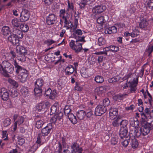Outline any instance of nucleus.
<instances>
[{
	"instance_id": "f257e3e1",
	"label": "nucleus",
	"mask_w": 153,
	"mask_h": 153,
	"mask_svg": "<svg viewBox=\"0 0 153 153\" xmlns=\"http://www.w3.org/2000/svg\"><path fill=\"white\" fill-rule=\"evenodd\" d=\"M2 66L3 75L6 77H9L10 75L8 74H11L14 71L13 66L8 61H4L2 62Z\"/></svg>"
},
{
	"instance_id": "f03ea898",
	"label": "nucleus",
	"mask_w": 153,
	"mask_h": 153,
	"mask_svg": "<svg viewBox=\"0 0 153 153\" xmlns=\"http://www.w3.org/2000/svg\"><path fill=\"white\" fill-rule=\"evenodd\" d=\"M153 121L151 123L146 122L145 123H142L141 128L142 135L145 136L150 132L151 130L153 128Z\"/></svg>"
},
{
	"instance_id": "7ed1b4c3",
	"label": "nucleus",
	"mask_w": 153,
	"mask_h": 153,
	"mask_svg": "<svg viewBox=\"0 0 153 153\" xmlns=\"http://www.w3.org/2000/svg\"><path fill=\"white\" fill-rule=\"evenodd\" d=\"M44 83V81L42 79L39 78L37 79L35 83V88L34 89V94L36 95H39L42 93V88Z\"/></svg>"
},
{
	"instance_id": "20e7f679",
	"label": "nucleus",
	"mask_w": 153,
	"mask_h": 153,
	"mask_svg": "<svg viewBox=\"0 0 153 153\" xmlns=\"http://www.w3.org/2000/svg\"><path fill=\"white\" fill-rule=\"evenodd\" d=\"M106 111V107L104 105H98L95 108V114L96 116H100Z\"/></svg>"
},
{
	"instance_id": "39448f33",
	"label": "nucleus",
	"mask_w": 153,
	"mask_h": 153,
	"mask_svg": "<svg viewBox=\"0 0 153 153\" xmlns=\"http://www.w3.org/2000/svg\"><path fill=\"white\" fill-rule=\"evenodd\" d=\"M18 75V78L20 82L24 83L26 81L27 78L28 76V73L25 69L20 72Z\"/></svg>"
},
{
	"instance_id": "423d86ee",
	"label": "nucleus",
	"mask_w": 153,
	"mask_h": 153,
	"mask_svg": "<svg viewBox=\"0 0 153 153\" xmlns=\"http://www.w3.org/2000/svg\"><path fill=\"white\" fill-rule=\"evenodd\" d=\"M106 9V7L105 5L101 4L93 7L92 9V12L96 14H98L103 12Z\"/></svg>"
},
{
	"instance_id": "0eeeda50",
	"label": "nucleus",
	"mask_w": 153,
	"mask_h": 153,
	"mask_svg": "<svg viewBox=\"0 0 153 153\" xmlns=\"http://www.w3.org/2000/svg\"><path fill=\"white\" fill-rule=\"evenodd\" d=\"M63 116V114L61 111H58L54 115L53 117H52L50 121L52 123L55 124L56 121H60L62 118Z\"/></svg>"
},
{
	"instance_id": "6e6552de",
	"label": "nucleus",
	"mask_w": 153,
	"mask_h": 153,
	"mask_svg": "<svg viewBox=\"0 0 153 153\" xmlns=\"http://www.w3.org/2000/svg\"><path fill=\"white\" fill-rule=\"evenodd\" d=\"M29 13L28 11L26 9L23 10L20 16V20L21 22H23L27 21L29 19Z\"/></svg>"
},
{
	"instance_id": "1a4fd4ad",
	"label": "nucleus",
	"mask_w": 153,
	"mask_h": 153,
	"mask_svg": "<svg viewBox=\"0 0 153 153\" xmlns=\"http://www.w3.org/2000/svg\"><path fill=\"white\" fill-rule=\"evenodd\" d=\"M46 23L48 25L54 24L57 22L56 16L53 14H50L46 18Z\"/></svg>"
},
{
	"instance_id": "9d476101",
	"label": "nucleus",
	"mask_w": 153,
	"mask_h": 153,
	"mask_svg": "<svg viewBox=\"0 0 153 153\" xmlns=\"http://www.w3.org/2000/svg\"><path fill=\"white\" fill-rule=\"evenodd\" d=\"M9 94L5 88H2L0 89V97L4 100H8Z\"/></svg>"
},
{
	"instance_id": "9b49d317",
	"label": "nucleus",
	"mask_w": 153,
	"mask_h": 153,
	"mask_svg": "<svg viewBox=\"0 0 153 153\" xmlns=\"http://www.w3.org/2000/svg\"><path fill=\"white\" fill-rule=\"evenodd\" d=\"M7 39L13 45H18L19 40L17 37L13 34H11Z\"/></svg>"
},
{
	"instance_id": "f8f14e48",
	"label": "nucleus",
	"mask_w": 153,
	"mask_h": 153,
	"mask_svg": "<svg viewBox=\"0 0 153 153\" xmlns=\"http://www.w3.org/2000/svg\"><path fill=\"white\" fill-rule=\"evenodd\" d=\"M52 128V123H49L47 126L43 128L41 130L42 134L45 136H47L50 132Z\"/></svg>"
},
{
	"instance_id": "ddd939ff",
	"label": "nucleus",
	"mask_w": 153,
	"mask_h": 153,
	"mask_svg": "<svg viewBox=\"0 0 153 153\" xmlns=\"http://www.w3.org/2000/svg\"><path fill=\"white\" fill-rule=\"evenodd\" d=\"M45 136L43 134L39 133L38 134L37 140L36 143L39 144L37 146H39L45 143L46 141V139L45 138Z\"/></svg>"
},
{
	"instance_id": "4468645a",
	"label": "nucleus",
	"mask_w": 153,
	"mask_h": 153,
	"mask_svg": "<svg viewBox=\"0 0 153 153\" xmlns=\"http://www.w3.org/2000/svg\"><path fill=\"white\" fill-rule=\"evenodd\" d=\"M109 114L110 119L111 120H114L118 115V110L116 108H111L109 110Z\"/></svg>"
},
{
	"instance_id": "2eb2a0df",
	"label": "nucleus",
	"mask_w": 153,
	"mask_h": 153,
	"mask_svg": "<svg viewBox=\"0 0 153 153\" xmlns=\"http://www.w3.org/2000/svg\"><path fill=\"white\" fill-rule=\"evenodd\" d=\"M119 135L121 139L128 138V128H120L119 131Z\"/></svg>"
},
{
	"instance_id": "dca6fc26",
	"label": "nucleus",
	"mask_w": 153,
	"mask_h": 153,
	"mask_svg": "<svg viewBox=\"0 0 153 153\" xmlns=\"http://www.w3.org/2000/svg\"><path fill=\"white\" fill-rule=\"evenodd\" d=\"M12 33L18 38L22 39L23 37V34L22 31L16 27L13 28Z\"/></svg>"
},
{
	"instance_id": "f3484780",
	"label": "nucleus",
	"mask_w": 153,
	"mask_h": 153,
	"mask_svg": "<svg viewBox=\"0 0 153 153\" xmlns=\"http://www.w3.org/2000/svg\"><path fill=\"white\" fill-rule=\"evenodd\" d=\"M130 133L132 135L133 137H136L137 138L140 137L141 135H142V132L141 128L139 129V128H135L134 130L131 131Z\"/></svg>"
},
{
	"instance_id": "a211bd4d",
	"label": "nucleus",
	"mask_w": 153,
	"mask_h": 153,
	"mask_svg": "<svg viewBox=\"0 0 153 153\" xmlns=\"http://www.w3.org/2000/svg\"><path fill=\"white\" fill-rule=\"evenodd\" d=\"M12 64L14 65V69L16 74H18L19 73L25 68L19 65V64L16 61H14Z\"/></svg>"
},
{
	"instance_id": "6ab92c4d",
	"label": "nucleus",
	"mask_w": 153,
	"mask_h": 153,
	"mask_svg": "<svg viewBox=\"0 0 153 153\" xmlns=\"http://www.w3.org/2000/svg\"><path fill=\"white\" fill-rule=\"evenodd\" d=\"M117 32V28L114 26H112L108 28H105L104 32L105 34H111L115 33Z\"/></svg>"
},
{
	"instance_id": "aec40b11",
	"label": "nucleus",
	"mask_w": 153,
	"mask_h": 153,
	"mask_svg": "<svg viewBox=\"0 0 153 153\" xmlns=\"http://www.w3.org/2000/svg\"><path fill=\"white\" fill-rule=\"evenodd\" d=\"M74 71V68L73 66L71 65L68 66L65 69V74L67 75H69L72 74Z\"/></svg>"
},
{
	"instance_id": "412c9836",
	"label": "nucleus",
	"mask_w": 153,
	"mask_h": 153,
	"mask_svg": "<svg viewBox=\"0 0 153 153\" xmlns=\"http://www.w3.org/2000/svg\"><path fill=\"white\" fill-rule=\"evenodd\" d=\"M107 87L104 85L97 87L95 90V92L98 94H100L104 92L105 91Z\"/></svg>"
},
{
	"instance_id": "4be33fe9",
	"label": "nucleus",
	"mask_w": 153,
	"mask_h": 153,
	"mask_svg": "<svg viewBox=\"0 0 153 153\" xmlns=\"http://www.w3.org/2000/svg\"><path fill=\"white\" fill-rule=\"evenodd\" d=\"M16 53H20L26 55L27 53V51L26 49L23 46H18L17 45L16 48Z\"/></svg>"
},
{
	"instance_id": "5701e85b",
	"label": "nucleus",
	"mask_w": 153,
	"mask_h": 153,
	"mask_svg": "<svg viewBox=\"0 0 153 153\" xmlns=\"http://www.w3.org/2000/svg\"><path fill=\"white\" fill-rule=\"evenodd\" d=\"M69 45L71 48L73 50H74L75 52L77 53H78L80 52L81 50L82 49V47H81V46L80 47H79L78 49H76L75 48L76 47L75 46L76 45V44H75V41L73 40H71V42L69 43Z\"/></svg>"
},
{
	"instance_id": "b1692460",
	"label": "nucleus",
	"mask_w": 153,
	"mask_h": 153,
	"mask_svg": "<svg viewBox=\"0 0 153 153\" xmlns=\"http://www.w3.org/2000/svg\"><path fill=\"white\" fill-rule=\"evenodd\" d=\"M71 147L72 149L73 152H74L75 150L79 153H82V150L81 148H79L78 145L76 143H74L71 146Z\"/></svg>"
},
{
	"instance_id": "393cba45",
	"label": "nucleus",
	"mask_w": 153,
	"mask_h": 153,
	"mask_svg": "<svg viewBox=\"0 0 153 153\" xmlns=\"http://www.w3.org/2000/svg\"><path fill=\"white\" fill-rule=\"evenodd\" d=\"M130 142L131 147L133 148L137 147L138 145L137 140L134 137L130 138Z\"/></svg>"
},
{
	"instance_id": "a878e982",
	"label": "nucleus",
	"mask_w": 153,
	"mask_h": 153,
	"mask_svg": "<svg viewBox=\"0 0 153 153\" xmlns=\"http://www.w3.org/2000/svg\"><path fill=\"white\" fill-rule=\"evenodd\" d=\"M76 115L79 119L83 120L86 115V112L84 111L80 110L77 112Z\"/></svg>"
},
{
	"instance_id": "bb28decb",
	"label": "nucleus",
	"mask_w": 153,
	"mask_h": 153,
	"mask_svg": "<svg viewBox=\"0 0 153 153\" xmlns=\"http://www.w3.org/2000/svg\"><path fill=\"white\" fill-rule=\"evenodd\" d=\"M67 116L71 122L73 124H75L77 123V119H76V117L72 113L69 114Z\"/></svg>"
},
{
	"instance_id": "cd10ccee",
	"label": "nucleus",
	"mask_w": 153,
	"mask_h": 153,
	"mask_svg": "<svg viewBox=\"0 0 153 153\" xmlns=\"http://www.w3.org/2000/svg\"><path fill=\"white\" fill-rule=\"evenodd\" d=\"M128 95V94H119L117 95H115L114 97V99L116 100H122L126 97Z\"/></svg>"
},
{
	"instance_id": "c85d7f7f",
	"label": "nucleus",
	"mask_w": 153,
	"mask_h": 153,
	"mask_svg": "<svg viewBox=\"0 0 153 153\" xmlns=\"http://www.w3.org/2000/svg\"><path fill=\"white\" fill-rule=\"evenodd\" d=\"M1 32L2 34L6 36L8 35L9 34H11L10 31L9 30V28L7 26H4L2 29Z\"/></svg>"
},
{
	"instance_id": "c756f323",
	"label": "nucleus",
	"mask_w": 153,
	"mask_h": 153,
	"mask_svg": "<svg viewBox=\"0 0 153 153\" xmlns=\"http://www.w3.org/2000/svg\"><path fill=\"white\" fill-rule=\"evenodd\" d=\"M148 24V22L145 19H141L140 22L139 26L141 28H145Z\"/></svg>"
},
{
	"instance_id": "7c9ffc66",
	"label": "nucleus",
	"mask_w": 153,
	"mask_h": 153,
	"mask_svg": "<svg viewBox=\"0 0 153 153\" xmlns=\"http://www.w3.org/2000/svg\"><path fill=\"white\" fill-rule=\"evenodd\" d=\"M17 53V59L22 62H24L25 61L26 57L25 56V54H24L20 53Z\"/></svg>"
},
{
	"instance_id": "2f4dec72",
	"label": "nucleus",
	"mask_w": 153,
	"mask_h": 153,
	"mask_svg": "<svg viewBox=\"0 0 153 153\" xmlns=\"http://www.w3.org/2000/svg\"><path fill=\"white\" fill-rule=\"evenodd\" d=\"M130 137L128 139L127 138L121 139L120 140L122 145L124 147H127L130 142Z\"/></svg>"
},
{
	"instance_id": "473e14b6",
	"label": "nucleus",
	"mask_w": 153,
	"mask_h": 153,
	"mask_svg": "<svg viewBox=\"0 0 153 153\" xmlns=\"http://www.w3.org/2000/svg\"><path fill=\"white\" fill-rule=\"evenodd\" d=\"M12 25L13 27H18L21 25L20 22L17 19H13L11 21Z\"/></svg>"
},
{
	"instance_id": "72a5a7b5",
	"label": "nucleus",
	"mask_w": 153,
	"mask_h": 153,
	"mask_svg": "<svg viewBox=\"0 0 153 153\" xmlns=\"http://www.w3.org/2000/svg\"><path fill=\"white\" fill-rule=\"evenodd\" d=\"M94 81L97 83H102L104 81L103 77L100 75L96 76L94 78Z\"/></svg>"
},
{
	"instance_id": "f704fd0d",
	"label": "nucleus",
	"mask_w": 153,
	"mask_h": 153,
	"mask_svg": "<svg viewBox=\"0 0 153 153\" xmlns=\"http://www.w3.org/2000/svg\"><path fill=\"white\" fill-rule=\"evenodd\" d=\"M46 107V104L40 103L36 107V109L38 111H44Z\"/></svg>"
},
{
	"instance_id": "c9c22d12",
	"label": "nucleus",
	"mask_w": 153,
	"mask_h": 153,
	"mask_svg": "<svg viewBox=\"0 0 153 153\" xmlns=\"http://www.w3.org/2000/svg\"><path fill=\"white\" fill-rule=\"evenodd\" d=\"M19 27L21 30L24 32H27L29 30V27L26 24H21Z\"/></svg>"
},
{
	"instance_id": "e433bc0d",
	"label": "nucleus",
	"mask_w": 153,
	"mask_h": 153,
	"mask_svg": "<svg viewBox=\"0 0 153 153\" xmlns=\"http://www.w3.org/2000/svg\"><path fill=\"white\" fill-rule=\"evenodd\" d=\"M128 124V121L126 120H123L120 122V128H128L127 126Z\"/></svg>"
},
{
	"instance_id": "4c0bfd02",
	"label": "nucleus",
	"mask_w": 153,
	"mask_h": 153,
	"mask_svg": "<svg viewBox=\"0 0 153 153\" xmlns=\"http://www.w3.org/2000/svg\"><path fill=\"white\" fill-rule=\"evenodd\" d=\"M136 120L133 119L130 123L132 126L134 127L135 128H138L139 124V121L136 119Z\"/></svg>"
},
{
	"instance_id": "58836bf2",
	"label": "nucleus",
	"mask_w": 153,
	"mask_h": 153,
	"mask_svg": "<svg viewBox=\"0 0 153 153\" xmlns=\"http://www.w3.org/2000/svg\"><path fill=\"white\" fill-rule=\"evenodd\" d=\"M65 14H66L67 15H68V12H66L65 9H61L59 10V16L60 17L64 18L66 16L65 15Z\"/></svg>"
},
{
	"instance_id": "ea45409f",
	"label": "nucleus",
	"mask_w": 153,
	"mask_h": 153,
	"mask_svg": "<svg viewBox=\"0 0 153 153\" xmlns=\"http://www.w3.org/2000/svg\"><path fill=\"white\" fill-rule=\"evenodd\" d=\"M120 79V77L118 76H115L108 79V82L110 83L115 82L119 81Z\"/></svg>"
},
{
	"instance_id": "a19ab883",
	"label": "nucleus",
	"mask_w": 153,
	"mask_h": 153,
	"mask_svg": "<svg viewBox=\"0 0 153 153\" xmlns=\"http://www.w3.org/2000/svg\"><path fill=\"white\" fill-rule=\"evenodd\" d=\"M120 118L119 117H118L116 119L114 120L112 122V125L114 127H118L120 125Z\"/></svg>"
},
{
	"instance_id": "79ce46f5",
	"label": "nucleus",
	"mask_w": 153,
	"mask_h": 153,
	"mask_svg": "<svg viewBox=\"0 0 153 153\" xmlns=\"http://www.w3.org/2000/svg\"><path fill=\"white\" fill-rule=\"evenodd\" d=\"M106 41L105 39L103 37H100L98 40V43L99 46H101L105 45L106 43Z\"/></svg>"
},
{
	"instance_id": "37998d69",
	"label": "nucleus",
	"mask_w": 153,
	"mask_h": 153,
	"mask_svg": "<svg viewBox=\"0 0 153 153\" xmlns=\"http://www.w3.org/2000/svg\"><path fill=\"white\" fill-rule=\"evenodd\" d=\"M129 87H130V88L129 90V92L128 93V94H131L134 92L137 89L136 85L130 83Z\"/></svg>"
},
{
	"instance_id": "c03bdc74",
	"label": "nucleus",
	"mask_w": 153,
	"mask_h": 153,
	"mask_svg": "<svg viewBox=\"0 0 153 153\" xmlns=\"http://www.w3.org/2000/svg\"><path fill=\"white\" fill-rule=\"evenodd\" d=\"M76 36H75V38L76 39V40L75 42L77 44L79 43H81L80 42H85V41L84 39L85 37L82 36V37L80 36H78L77 38Z\"/></svg>"
},
{
	"instance_id": "a18cd8bd",
	"label": "nucleus",
	"mask_w": 153,
	"mask_h": 153,
	"mask_svg": "<svg viewBox=\"0 0 153 153\" xmlns=\"http://www.w3.org/2000/svg\"><path fill=\"white\" fill-rule=\"evenodd\" d=\"M11 123V120L9 118H6L4 121L3 125L4 127L9 126Z\"/></svg>"
},
{
	"instance_id": "49530a36",
	"label": "nucleus",
	"mask_w": 153,
	"mask_h": 153,
	"mask_svg": "<svg viewBox=\"0 0 153 153\" xmlns=\"http://www.w3.org/2000/svg\"><path fill=\"white\" fill-rule=\"evenodd\" d=\"M10 92V95L12 97L14 98L18 96L19 93L17 91L14 89H12Z\"/></svg>"
},
{
	"instance_id": "de8ad7c7",
	"label": "nucleus",
	"mask_w": 153,
	"mask_h": 153,
	"mask_svg": "<svg viewBox=\"0 0 153 153\" xmlns=\"http://www.w3.org/2000/svg\"><path fill=\"white\" fill-rule=\"evenodd\" d=\"M21 92L24 96L25 97L27 96L29 93L27 88L24 87L22 89Z\"/></svg>"
},
{
	"instance_id": "09e8293b",
	"label": "nucleus",
	"mask_w": 153,
	"mask_h": 153,
	"mask_svg": "<svg viewBox=\"0 0 153 153\" xmlns=\"http://www.w3.org/2000/svg\"><path fill=\"white\" fill-rule=\"evenodd\" d=\"M44 124V122L42 120H37L36 123V127L38 129L41 128Z\"/></svg>"
},
{
	"instance_id": "8fccbe9b",
	"label": "nucleus",
	"mask_w": 153,
	"mask_h": 153,
	"mask_svg": "<svg viewBox=\"0 0 153 153\" xmlns=\"http://www.w3.org/2000/svg\"><path fill=\"white\" fill-rule=\"evenodd\" d=\"M86 4V0H81V2L79 4L80 8L81 9H84Z\"/></svg>"
},
{
	"instance_id": "3c124183",
	"label": "nucleus",
	"mask_w": 153,
	"mask_h": 153,
	"mask_svg": "<svg viewBox=\"0 0 153 153\" xmlns=\"http://www.w3.org/2000/svg\"><path fill=\"white\" fill-rule=\"evenodd\" d=\"M8 82L16 87H18L19 86L18 84L16 81L11 79L10 78L8 79Z\"/></svg>"
},
{
	"instance_id": "603ef678",
	"label": "nucleus",
	"mask_w": 153,
	"mask_h": 153,
	"mask_svg": "<svg viewBox=\"0 0 153 153\" xmlns=\"http://www.w3.org/2000/svg\"><path fill=\"white\" fill-rule=\"evenodd\" d=\"M97 21L98 23L102 25L105 22V21L103 16H101L99 17L97 19Z\"/></svg>"
},
{
	"instance_id": "864d4df0",
	"label": "nucleus",
	"mask_w": 153,
	"mask_h": 153,
	"mask_svg": "<svg viewBox=\"0 0 153 153\" xmlns=\"http://www.w3.org/2000/svg\"><path fill=\"white\" fill-rule=\"evenodd\" d=\"M57 94L56 90H54L53 91L52 90V92H51L49 97L51 99H53L57 96Z\"/></svg>"
},
{
	"instance_id": "5fc2aeb1",
	"label": "nucleus",
	"mask_w": 153,
	"mask_h": 153,
	"mask_svg": "<svg viewBox=\"0 0 153 153\" xmlns=\"http://www.w3.org/2000/svg\"><path fill=\"white\" fill-rule=\"evenodd\" d=\"M25 120L24 118L21 116L19 117L18 119V120L15 122L19 125L22 124Z\"/></svg>"
},
{
	"instance_id": "6e6d98bb",
	"label": "nucleus",
	"mask_w": 153,
	"mask_h": 153,
	"mask_svg": "<svg viewBox=\"0 0 153 153\" xmlns=\"http://www.w3.org/2000/svg\"><path fill=\"white\" fill-rule=\"evenodd\" d=\"M68 8L67 9L68 11L69 10H71L72 11H74V4L72 2H70L69 1H68Z\"/></svg>"
},
{
	"instance_id": "4d7b16f0",
	"label": "nucleus",
	"mask_w": 153,
	"mask_h": 153,
	"mask_svg": "<svg viewBox=\"0 0 153 153\" xmlns=\"http://www.w3.org/2000/svg\"><path fill=\"white\" fill-rule=\"evenodd\" d=\"M57 110V108L56 107L54 106L53 105L51 107V109H50V114L51 115H52L53 114H55V113L57 112L58 111H56Z\"/></svg>"
},
{
	"instance_id": "13d9d810",
	"label": "nucleus",
	"mask_w": 153,
	"mask_h": 153,
	"mask_svg": "<svg viewBox=\"0 0 153 153\" xmlns=\"http://www.w3.org/2000/svg\"><path fill=\"white\" fill-rule=\"evenodd\" d=\"M110 103V100L108 98H105L102 100L103 105L105 106V107L108 106L109 105Z\"/></svg>"
},
{
	"instance_id": "bf43d9fd",
	"label": "nucleus",
	"mask_w": 153,
	"mask_h": 153,
	"mask_svg": "<svg viewBox=\"0 0 153 153\" xmlns=\"http://www.w3.org/2000/svg\"><path fill=\"white\" fill-rule=\"evenodd\" d=\"M148 7L153 10V0H149L147 3Z\"/></svg>"
},
{
	"instance_id": "052dcab7",
	"label": "nucleus",
	"mask_w": 153,
	"mask_h": 153,
	"mask_svg": "<svg viewBox=\"0 0 153 153\" xmlns=\"http://www.w3.org/2000/svg\"><path fill=\"white\" fill-rule=\"evenodd\" d=\"M76 85L74 88L75 90L78 91H81L83 89V87L82 86H80L78 84L77 82H76Z\"/></svg>"
},
{
	"instance_id": "680f3d73",
	"label": "nucleus",
	"mask_w": 153,
	"mask_h": 153,
	"mask_svg": "<svg viewBox=\"0 0 153 153\" xmlns=\"http://www.w3.org/2000/svg\"><path fill=\"white\" fill-rule=\"evenodd\" d=\"M118 140L115 137H113L111 140V144L113 145H115L118 142Z\"/></svg>"
},
{
	"instance_id": "e2e57ef3",
	"label": "nucleus",
	"mask_w": 153,
	"mask_h": 153,
	"mask_svg": "<svg viewBox=\"0 0 153 153\" xmlns=\"http://www.w3.org/2000/svg\"><path fill=\"white\" fill-rule=\"evenodd\" d=\"M111 46H110L108 47H106L104 48L103 49V50L105 52V55H107V52L111 51Z\"/></svg>"
},
{
	"instance_id": "0e129e2a",
	"label": "nucleus",
	"mask_w": 153,
	"mask_h": 153,
	"mask_svg": "<svg viewBox=\"0 0 153 153\" xmlns=\"http://www.w3.org/2000/svg\"><path fill=\"white\" fill-rule=\"evenodd\" d=\"M25 140L22 138H19L18 141V144L20 145H22L25 143Z\"/></svg>"
},
{
	"instance_id": "69168bd1",
	"label": "nucleus",
	"mask_w": 153,
	"mask_h": 153,
	"mask_svg": "<svg viewBox=\"0 0 153 153\" xmlns=\"http://www.w3.org/2000/svg\"><path fill=\"white\" fill-rule=\"evenodd\" d=\"M69 18V16L68 15H66V16H65V17L64 18H62L63 19L65 20L64 23L65 25H69V21H68V19Z\"/></svg>"
},
{
	"instance_id": "338daca9",
	"label": "nucleus",
	"mask_w": 153,
	"mask_h": 153,
	"mask_svg": "<svg viewBox=\"0 0 153 153\" xmlns=\"http://www.w3.org/2000/svg\"><path fill=\"white\" fill-rule=\"evenodd\" d=\"M111 51L117 52L119 50V48L115 46H111Z\"/></svg>"
},
{
	"instance_id": "774afa93",
	"label": "nucleus",
	"mask_w": 153,
	"mask_h": 153,
	"mask_svg": "<svg viewBox=\"0 0 153 153\" xmlns=\"http://www.w3.org/2000/svg\"><path fill=\"white\" fill-rule=\"evenodd\" d=\"M55 42L53 40H47L45 41V43L46 44H48L49 45H50L51 44L54 43Z\"/></svg>"
}]
</instances>
